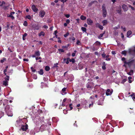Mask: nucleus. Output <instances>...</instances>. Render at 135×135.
I'll use <instances>...</instances> for the list:
<instances>
[{"label": "nucleus", "instance_id": "nucleus-1", "mask_svg": "<svg viewBox=\"0 0 135 135\" xmlns=\"http://www.w3.org/2000/svg\"><path fill=\"white\" fill-rule=\"evenodd\" d=\"M86 87L90 90L93 88V87L92 82H89L86 85Z\"/></svg>", "mask_w": 135, "mask_h": 135}, {"label": "nucleus", "instance_id": "nucleus-2", "mask_svg": "<svg viewBox=\"0 0 135 135\" xmlns=\"http://www.w3.org/2000/svg\"><path fill=\"white\" fill-rule=\"evenodd\" d=\"M28 125L25 123V125H22L21 126V129L23 131H26L28 129Z\"/></svg>", "mask_w": 135, "mask_h": 135}, {"label": "nucleus", "instance_id": "nucleus-3", "mask_svg": "<svg viewBox=\"0 0 135 135\" xmlns=\"http://www.w3.org/2000/svg\"><path fill=\"white\" fill-rule=\"evenodd\" d=\"M113 92V90L111 89L110 90L109 89H108L106 91L105 94L107 96L110 95H112Z\"/></svg>", "mask_w": 135, "mask_h": 135}, {"label": "nucleus", "instance_id": "nucleus-4", "mask_svg": "<svg viewBox=\"0 0 135 135\" xmlns=\"http://www.w3.org/2000/svg\"><path fill=\"white\" fill-rule=\"evenodd\" d=\"M135 61V60L133 59L128 62L125 61L124 63L125 64H127L129 66H130Z\"/></svg>", "mask_w": 135, "mask_h": 135}, {"label": "nucleus", "instance_id": "nucleus-5", "mask_svg": "<svg viewBox=\"0 0 135 135\" xmlns=\"http://www.w3.org/2000/svg\"><path fill=\"white\" fill-rule=\"evenodd\" d=\"M32 27L35 30H38L41 27V26L38 24H35L33 25Z\"/></svg>", "mask_w": 135, "mask_h": 135}, {"label": "nucleus", "instance_id": "nucleus-6", "mask_svg": "<svg viewBox=\"0 0 135 135\" xmlns=\"http://www.w3.org/2000/svg\"><path fill=\"white\" fill-rule=\"evenodd\" d=\"M45 14V12L44 11H41L39 12V15L41 18L43 17Z\"/></svg>", "mask_w": 135, "mask_h": 135}, {"label": "nucleus", "instance_id": "nucleus-7", "mask_svg": "<svg viewBox=\"0 0 135 135\" xmlns=\"http://www.w3.org/2000/svg\"><path fill=\"white\" fill-rule=\"evenodd\" d=\"M117 11L119 15L121 14V7L120 6H119L117 8Z\"/></svg>", "mask_w": 135, "mask_h": 135}, {"label": "nucleus", "instance_id": "nucleus-8", "mask_svg": "<svg viewBox=\"0 0 135 135\" xmlns=\"http://www.w3.org/2000/svg\"><path fill=\"white\" fill-rule=\"evenodd\" d=\"M129 54L133 56H135V49L129 50Z\"/></svg>", "mask_w": 135, "mask_h": 135}, {"label": "nucleus", "instance_id": "nucleus-9", "mask_svg": "<svg viewBox=\"0 0 135 135\" xmlns=\"http://www.w3.org/2000/svg\"><path fill=\"white\" fill-rule=\"evenodd\" d=\"M87 22L89 25H91L93 23V21L89 18H88L87 20Z\"/></svg>", "mask_w": 135, "mask_h": 135}, {"label": "nucleus", "instance_id": "nucleus-10", "mask_svg": "<svg viewBox=\"0 0 135 135\" xmlns=\"http://www.w3.org/2000/svg\"><path fill=\"white\" fill-rule=\"evenodd\" d=\"M31 8L34 12H37L38 10V9L35 6L34 4L32 5L31 7Z\"/></svg>", "mask_w": 135, "mask_h": 135}, {"label": "nucleus", "instance_id": "nucleus-11", "mask_svg": "<svg viewBox=\"0 0 135 135\" xmlns=\"http://www.w3.org/2000/svg\"><path fill=\"white\" fill-rule=\"evenodd\" d=\"M4 110L6 113L11 110L10 109V107L9 105H7L4 108Z\"/></svg>", "mask_w": 135, "mask_h": 135}, {"label": "nucleus", "instance_id": "nucleus-12", "mask_svg": "<svg viewBox=\"0 0 135 135\" xmlns=\"http://www.w3.org/2000/svg\"><path fill=\"white\" fill-rule=\"evenodd\" d=\"M96 26L97 27H98L101 30H102L103 29V27L102 25H100V24L98 23H97L96 24Z\"/></svg>", "mask_w": 135, "mask_h": 135}, {"label": "nucleus", "instance_id": "nucleus-13", "mask_svg": "<svg viewBox=\"0 0 135 135\" xmlns=\"http://www.w3.org/2000/svg\"><path fill=\"white\" fill-rule=\"evenodd\" d=\"M6 113L8 116L12 117L13 116V114L11 110L6 112Z\"/></svg>", "mask_w": 135, "mask_h": 135}, {"label": "nucleus", "instance_id": "nucleus-14", "mask_svg": "<svg viewBox=\"0 0 135 135\" xmlns=\"http://www.w3.org/2000/svg\"><path fill=\"white\" fill-rule=\"evenodd\" d=\"M103 12V17H105L107 15V12L106 10H102Z\"/></svg>", "mask_w": 135, "mask_h": 135}, {"label": "nucleus", "instance_id": "nucleus-15", "mask_svg": "<svg viewBox=\"0 0 135 135\" xmlns=\"http://www.w3.org/2000/svg\"><path fill=\"white\" fill-rule=\"evenodd\" d=\"M103 64V66H102V69L103 70H105L106 68V64L105 63V62H104L102 63Z\"/></svg>", "mask_w": 135, "mask_h": 135}, {"label": "nucleus", "instance_id": "nucleus-16", "mask_svg": "<svg viewBox=\"0 0 135 135\" xmlns=\"http://www.w3.org/2000/svg\"><path fill=\"white\" fill-rule=\"evenodd\" d=\"M122 8L123 9L124 11H126L127 10V6L124 4H123Z\"/></svg>", "mask_w": 135, "mask_h": 135}, {"label": "nucleus", "instance_id": "nucleus-17", "mask_svg": "<svg viewBox=\"0 0 135 135\" xmlns=\"http://www.w3.org/2000/svg\"><path fill=\"white\" fill-rule=\"evenodd\" d=\"M35 54L36 56H38L40 55V52L39 51H36L35 52Z\"/></svg>", "mask_w": 135, "mask_h": 135}, {"label": "nucleus", "instance_id": "nucleus-18", "mask_svg": "<svg viewBox=\"0 0 135 135\" xmlns=\"http://www.w3.org/2000/svg\"><path fill=\"white\" fill-rule=\"evenodd\" d=\"M102 23H103V26H105L108 23V21L106 20H104L102 21Z\"/></svg>", "mask_w": 135, "mask_h": 135}, {"label": "nucleus", "instance_id": "nucleus-19", "mask_svg": "<svg viewBox=\"0 0 135 135\" xmlns=\"http://www.w3.org/2000/svg\"><path fill=\"white\" fill-rule=\"evenodd\" d=\"M8 81L6 80H4L3 81V84L5 86L8 85Z\"/></svg>", "mask_w": 135, "mask_h": 135}, {"label": "nucleus", "instance_id": "nucleus-20", "mask_svg": "<svg viewBox=\"0 0 135 135\" xmlns=\"http://www.w3.org/2000/svg\"><path fill=\"white\" fill-rule=\"evenodd\" d=\"M132 32L131 31H128L127 32V37H129V36L132 34Z\"/></svg>", "mask_w": 135, "mask_h": 135}, {"label": "nucleus", "instance_id": "nucleus-21", "mask_svg": "<svg viewBox=\"0 0 135 135\" xmlns=\"http://www.w3.org/2000/svg\"><path fill=\"white\" fill-rule=\"evenodd\" d=\"M45 35V33L43 31H41L38 34V36H41V35L43 36H44Z\"/></svg>", "mask_w": 135, "mask_h": 135}, {"label": "nucleus", "instance_id": "nucleus-22", "mask_svg": "<svg viewBox=\"0 0 135 135\" xmlns=\"http://www.w3.org/2000/svg\"><path fill=\"white\" fill-rule=\"evenodd\" d=\"M80 19L83 20H85L86 19V17L83 15H81L80 17Z\"/></svg>", "mask_w": 135, "mask_h": 135}, {"label": "nucleus", "instance_id": "nucleus-23", "mask_svg": "<svg viewBox=\"0 0 135 135\" xmlns=\"http://www.w3.org/2000/svg\"><path fill=\"white\" fill-rule=\"evenodd\" d=\"M27 35V34L25 33L23 35L22 39L23 40H25L26 39V37Z\"/></svg>", "mask_w": 135, "mask_h": 135}, {"label": "nucleus", "instance_id": "nucleus-24", "mask_svg": "<svg viewBox=\"0 0 135 135\" xmlns=\"http://www.w3.org/2000/svg\"><path fill=\"white\" fill-rule=\"evenodd\" d=\"M7 17L11 18L12 19V20H13L15 19V17L13 16H12V14L11 13H10V15L9 16H8Z\"/></svg>", "mask_w": 135, "mask_h": 135}, {"label": "nucleus", "instance_id": "nucleus-25", "mask_svg": "<svg viewBox=\"0 0 135 135\" xmlns=\"http://www.w3.org/2000/svg\"><path fill=\"white\" fill-rule=\"evenodd\" d=\"M38 73L40 75H42L44 73L43 70L42 69H40V71H38Z\"/></svg>", "mask_w": 135, "mask_h": 135}, {"label": "nucleus", "instance_id": "nucleus-26", "mask_svg": "<svg viewBox=\"0 0 135 135\" xmlns=\"http://www.w3.org/2000/svg\"><path fill=\"white\" fill-rule=\"evenodd\" d=\"M81 30L83 32H86V29L85 27H81Z\"/></svg>", "mask_w": 135, "mask_h": 135}, {"label": "nucleus", "instance_id": "nucleus-27", "mask_svg": "<svg viewBox=\"0 0 135 135\" xmlns=\"http://www.w3.org/2000/svg\"><path fill=\"white\" fill-rule=\"evenodd\" d=\"M70 59V58H69V57L68 58H67L66 59V58H64L63 59V63H65V62L66 61V60H68V61H69Z\"/></svg>", "mask_w": 135, "mask_h": 135}, {"label": "nucleus", "instance_id": "nucleus-28", "mask_svg": "<svg viewBox=\"0 0 135 135\" xmlns=\"http://www.w3.org/2000/svg\"><path fill=\"white\" fill-rule=\"evenodd\" d=\"M50 68L48 66H46L45 67V70L47 71H48L50 70Z\"/></svg>", "mask_w": 135, "mask_h": 135}, {"label": "nucleus", "instance_id": "nucleus-29", "mask_svg": "<svg viewBox=\"0 0 135 135\" xmlns=\"http://www.w3.org/2000/svg\"><path fill=\"white\" fill-rule=\"evenodd\" d=\"M6 58L3 57L2 58V59L1 60L0 62L1 63H3L4 61H6Z\"/></svg>", "mask_w": 135, "mask_h": 135}, {"label": "nucleus", "instance_id": "nucleus-30", "mask_svg": "<svg viewBox=\"0 0 135 135\" xmlns=\"http://www.w3.org/2000/svg\"><path fill=\"white\" fill-rule=\"evenodd\" d=\"M133 73V71L131 70L128 73V74L130 75H131Z\"/></svg>", "mask_w": 135, "mask_h": 135}, {"label": "nucleus", "instance_id": "nucleus-31", "mask_svg": "<svg viewBox=\"0 0 135 135\" xmlns=\"http://www.w3.org/2000/svg\"><path fill=\"white\" fill-rule=\"evenodd\" d=\"M105 31H104L103 33L100 34L99 35V36L98 38H100L101 37H102L103 36V35L105 34Z\"/></svg>", "mask_w": 135, "mask_h": 135}, {"label": "nucleus", "instance_id": "nucleus-32", "mask_svg": "<svg viewBox=\"0 0 135 135\" xmlns=\"http://www.w3.org/2000/svg\"><path fill=\"white\" fill-rule=\"evenodd\" d=\"M121 54L122 55H124L125 56L127 54V51H126L124 50L122 51Z\"/></svg>", "mask_w": 135, "mask_h": 135}, {"label": "nucleus", "instance_id": "nucleus-33", "mask_svg": "<svg viewBox=\"0 0 135 135\" xmlns=\"http://www.w3.org/2000/svg\"><path fill=\"white\" fill-rule=\"evenodd\" d=\"M58 51H59V52L60 54L61 52H64V50L63 49H58Z\"/></svg>", "mask_w": 135, "mask_h": 135}, {"label": "nucleus", "instance_id": "nucleus-34", "mask_svg": "<svg viewBox=\"0 0 135 135\" xmlns=\"http://www.w3.org/2000/svg\"><path fill=\"white\" fill-rule=\"evenodd\" d=\"M9 76L7 75L6 77H5L4 78V79H5V80H6L7 81H8L9 80Z\"/></svg>", "mask_w": 135, "mask_h": 135}, {"label": "nucleus", "instance_id": "nucleus-35", "mask_svg": "<svg viewBox=\"0 0 135 135\" xmlns=\"http://www.w3.org/2000/svg\"><path fill=\"white\" fill-rule=\"evenodd\" d=\"M102 10H106V9L105 5V4H103L102 6Z\"/></svg>", "mask_w": 135, "mask_h": 135}, {"label": "nucleus", "instance_id": "nucleus-36", "mask_svg": "<svg viewBox=\"0 0 135 135\" xmlns=\"http://www.w3.org/2000/svg\"><path fill=\"white\" fill-rule=\"evenodd\" d=\"M101 55L103 58H105L106 54L104 52L101 54Z\"/></svg>", "mask_w": 135, "mask_h": 135}, {"label": "nucleus", "instance_id": "nucleus-37", "mask_svg": "<svg viewBox=\"0 0 135 135\" xmlns=\"http://www.w3.org/2000/svg\"><path fill=\"white\" fill-rule=\"evenodd\" d=\"M128 78L129 80V83H131L132 82V81L131 80L132 79V77L131 76H129L128 77Z\"/></svg>", "mask_w": 135, "mask_h": 135}, {"label": "nucleus", "instance_id": "nucleus-38", "mask_svg": "<svg viewBox=\"0 0 135 135\" xmlns=\"http://www.w3.org/2000/svg\"><path fill=\"white\" fill-rule=\"evenodd\" d=\"M131 96L132 97L133 100L135 99V95H134V94H132L131 95Z\"/></svg>", "mask_w": 135, "mask_h": 135}, {"label": "nucleus", "instance_id": "nucleus-39", "mask_svg": "<svg viewBox=\"0 0 135 135\" xmlns=\"http://www.w3.org/2000/svg\"><path fill=\"white\" fill-rule=\"evenodd\" d=\"M23 25L25 26H27V21H25L23 23Z\"/></svg>", "mask_w": 135, "mask_h": 135}, {"label": "nucleus", "instance_id": "nucleus-40", "mask_svg": "<svg viewBox=\"0 0 135 135\" xmlns=\"http://www.w3.org/2000/svg\"><path fill=\"white\" fill-rule=\"evenodd\" d=\"M69 34V33L68 32L66 33V34L64 35V36L65 37H66L67 36H68Z\"/></svg>", "mask_w": 135, "mask_h": 135}, {"label": "nucleus", "instance_id": "nucleus-41", "mask_svg": "<svg viewBox=\"0 0 135 135\" xmlns=\"http://www.w3.org/2000/svg\"><path fill=\"white\" fill-rule=\"evenodd\" d=\"M74 52L72 53V56L73 57L75 56V53L77 52V51L76 50H75L74 51Z\"/></svg>", "mask_w": 135, "mask_h": 135}, {"label": "nucleus", "instance_id": "nucleus-42", "mask_svg": "<svg viewBox=\"0 0 135 135\" xmlns=\"http://www.w3.org/2000/svg\"><path fill=\"white\" fill-rule=\"evenodd\" d=\"M26 18H28L30 20H31V17L30 15H28L26 16Z\"/></svg>", "mask_w": 135, "mask_h": 135}, {"label": "nucleus", "instance_id": "nucleus-43", "mask_svg": "<svg viewBox=\"0 0 135 135\" xmlns=\"http://www.w3.org/2000/svg\"><path fill=\"white\" fill-rule=\"evenodd\" d=\"M72 104H69V107L70 108V110H72L73 109V107H72Z\"/></svg>", "mask_w": 135, "mask_h": 135}, {"label": "nucleus", "instance_id": "nucleus-44", "mask_svg": "<svg viewBox=\"0 0 135 135\" xmlns=\"http://www.w3.org/2000/svg\"><path fill=\"white\" fill-rule=\"evenodd\" d=\"M69 61L70 62H72L73 63H74L75 62V60L74 59L72 58L71 59H70Z\"/></svg>", "mask_w": 135, "mask_h": 135}, {"label": "nucleus", "instance_id": "nucleus-45", "mask_svg": "<svg viewBox=\"0 0 135 135\" xmlns=\"http://www.w3.org/2000/svg\"><path fill=\"white\" fill-rule=\"evenodd\" d=\"M58 63H56V64H55L54 65V68H56L58 67L57 65H58Z\"/></svg>", "mask_w": 135, "mask_h": 135}, {"label": "nucleus", "instance_id": "nucleus-46", "mask_svg": "<svg viewBox=\"0 0 135 135\" xmlns=\"http://www.w3.org/2000/svg\"><path fill=\"white\" fill-rule=\"evenodd\" d=\"M1 6H2L3 4H6V3L4 1H2L1 2Z\"/></svg>", "mask_w": 135, "mask_h": 135}, {"label": "nucleus", "instance_id": "nucleus-47", "mask_svg": "<svg viewBox=\"0 0 135 135\" xmlns=\"http://www.w3.org/2000/svg\"><path fill=\"white\" fill-rule=\"evenodd\" d=\"M69 39L70 40L71 39L73 41H74L75 40V38L74 37H72V38L70 37L69 38Z\"/></svg>", "mask_w": 135, "mask_h": 135}, {"label": "nucleus", "instance_id": "nucleus-48", "mask_svg": "<svg viewBox=\"0 0 135 135\" xmlns=\"http://www.w3.org/2000/svg\"><path fill=\"white\" fill-rule=\"evenodd\" d=\"M65 16L67 18H69L70 16L69 14H65Z\"/></svg>", "mask_w": 135, "mask_h": 135}, {"label": "nucleus", "instance_id": "nucleus-49", "mask_svg": "<svg viewBox=\"0 0 135 135\" xmlns=\"http://www.w3.org/2000/svg\"><path fill=\"white\" fill-rule=\"evenodd\" d=\"M80 41H79V40H78L76 42V44L77 45H80Z\"/></svg>", "mask_w": 135, "mask_h": 135}, {"label": "nucleus", "instance_id": "nucleus-50", "mask_svg": "<svg viewBox=\"0 0 135 135\" xmlns=\"http://www.w3.org/2000/svg\"><path fill=\"white\" fill-rule=\"evenodd\" d=\"M43 27L44 28L47 29L48 28V26L46 25H44L43 26Z\"/></svg>", "mask_w": 135, "mask_h": 135}, {"label": "nucleus", "instance_id": "nucleus-51", "mask_svg": "<svg viewBox=\"0 0 135 135\" xmlns=\"http://www.w3.org/2000/svg\"><path fill=\"white\" fill-rule=\"evenodd\" d=\"M66 22L67 24H69L70 22V21L69 19H67L66 20Z\"/></svg>", "mask_w": 135, "mask_h": 135}, {"label": "nucleus", "instance_id": "nucleus-52", "mask_svg": "<svg viewBox=\"0 0 135 135\" xmlns=\"http://www.w3.org/2000/svg\"><path fill=\"white\" fill-rule=\"evenodd\" d=\"M66 88H64L62 89V91L63 92H64L66 91Z\"/></svg>", "mask_w": 135, "mask_h": 135}, {"label": "nucleus", "instance_id": "nucleus-53", "mask_svg": "<svg viewBox=\"0 0 135 135\" xmlns=\"http://www.w3.org/2000/svg\"><path fill=\"white\" fill-rule=\"evenodd\" d=\"M121 28L124 31H126V28L125 27H123L122 26Z\"/></svg>", "mask_w": 135, "mask_h": 135}, {"label": "nucleus", "instance_id": "nucleus-54", "mask_svg": "<svg viewBox=\"0 0 135 135\" xmlns=\"http://www.w3.org/2000/svg\"><path fill=\"white\" fill-rule=\"evenodd\" d=\"M68 0H61V2H62L63 3H64L65 2H66V1Z\"/></svg>", "mask_w": 135, "mask_h": 135}, {"label": "nucleus", "instance_id": "nucleus-55", "mask_svg": "<svg viewBox=\"0 0 135 135\" xmlns=\"http://www.w3.org/2000/svg\"><path fill=\"white\" fill-rule=\"evenodd\" d=\"M23 61H28L29 60L28 59H24L23 60Z\"/></svg>", "mask_w": 135, "mask_h": 135}, {"label": "nucleus", "instance_id": "nucleus-56", "mask_svg": "<svg viewBox=\"0 0 135 135\" xmlns=\"http://www.w3.org/2000/svg\"><path fill=\"white\" fill-rule=\"evenodd\" d=\"M111 60V59L109 58H106L105 60L107 61H110Z\"/></svg>", "mask_w": 135, "mask_h": 135}, {"label": "nucleus", "instance_id": "nucleus-57", "mask_svg": "<svg viewBox=\"0 0 135 135\" xmlns=\"http://www.w3.org/2000/svg\"><path fill=\"white\" fill-rule=\"evenodd\" d=\"M94 3V1H93V2H91L89 4V6H91L93 3Z\"/></svg>", "mask_w": 135, "mask_h": 135}, {"label": "nucleus", "instance_id": "nucleus-58", "mask_svg": "<svg viewBox=\"0 0 135 135\" xmlns=\"http://www.w3.org/2000/svg\"><path fill=\"white\" fill-rule=\"evenodd\" d=\"M41 59V57H36V60H37L39 59Z\"/></svg>", "mask_w": 135, "mask_h": 135}, {"label": "nucleus", "instance_id": "nucleus-59", "mask_svg": "<svg viewBox=\"0 0 135 135\" xmlns=\"http://www.w3.org/2000/svg\"><path fill=\"white\" fill-rule=\"evenodd\" d=\"M96 43L99 45H100V43L98 41H97Z\"/></svg>", "mask_w": 135, "mask_h": 135}, {"label": "nucleus", "instance_id": "nucleus-60", "mask_svg": "<svg viewBox=\"0 0 135 135\" xmlns=\"http://www.w3.org/2000/svg\"><path fill=\"white\" fill-rule=\"evenodd\" d=\"M68 46H62V47L63 48H68Z\"/></svg>", "mask_w": 135, "mask_h": 135}, {"label": "nucleus", "instance_id": "nucleus-61", "mask_svg": "<svg viewBox=\"0 0 135 135\" xmlns=\"http://www.w3.org/2000/svg\"><path fill=\"white\" fill-rule=\"evenodd\" d=\"M75 123L74 124V126H75L76 127H78V126H77V124L76 123V121H75Z\"/></svg>", "mask_w": 135, "mask_h": 135}, {"label": "nucleus", "instance_id": "nucleus-62", "mask_svg": "<svg viewBox=\"0 0 135 135\" xmlns=\"http://www.w3.org/2000/svg\"><path fill=\"white\" fill-rule=\"evenodd\" d=\"M69 61L68 60H66V62L65 63H66L67 64H69Z\"/></svg>", "mask_w": 135, "mask_h": 135}, {"label": "nucleus", "instance_id": "nucleus-63", "mask_svg": "<svg viewBox=\"0 0 135 135\" xmlns=\"http://www.w3.org/2000/svg\"><path fill=\"white\" fill-rule=\"evenodd\" d=\"M64 26L65 27H66L67 26V23H64Z\"/></svg>", "mask_w": 135, "mask_h": 135}, {"label": "nucleus", "instance_id": "nucleus-64", "mask_svg": "<svg viewBox=\"0 0 135 135\" xmlns=\"http://www.w3.org/2000/svg\"><path fill=\"white\" fill-rule=\"evenodd\" d=\"M53 26H52V27H50V30L52 31L53 30Z\"/></svg>", "mask_w": 135, "mask_h": 135}]
</instances>
